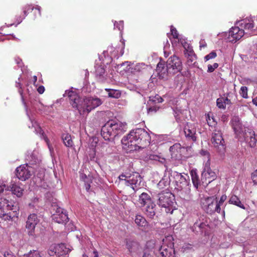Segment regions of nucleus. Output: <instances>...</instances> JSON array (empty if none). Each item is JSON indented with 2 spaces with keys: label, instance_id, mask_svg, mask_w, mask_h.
<instances>
[{
  "label": "nucleus",
  "instance_id": "21",
  "mask_svg": "<svg viewBox=\"0 0 257 257\" xmlns=\"http://www.w3.org/2000/svg\"><path fill=\"white\" fill-rule=\"evenodd\" d=\"M236 25H238L241 29L244 30V32L246 31V32H245V34L249 33V34H252L254 27L253 20L251 18H246L237 22Z\"/></svg>",
  "mask_w": 257,
  "mask_h": 257
},
{
  "label": "nucleus",
  "instance_id": "41",
  "mask_svg": "<svg viewBox=\"0 0 257 257\" xmlns=\"http://www.w3.org/2000/svg\"><path fill=\"white\" fill-rule=\"evenodd\" d=\"M171 32L172 33V35L173 36V37L174 39L172 42V45L174 46V45H176L177 43L176 40H178V41H179V34L176 29L172 26L171 28Z\"/></svg>",
  "mask_w": 257,
  "mask_h": 257
},
{
  "label": "nucleus",
  "instance_id": "7",
  "mask_svg": "<svg viewBox=\"0 0 257 257\" xmlns=\"http://www.w3.org/2000/svg\"><path fill=\"white\" fill-rule=\"evenodd\" d=\"M173 237L168 236L163 240L159 251L162 257H175Z\"/></svg>",
  "mask_w": 257,
  "mask_h": 257
},
{
  "label": "nucleus",
  "instance_id": "64",
  "mask_svg": "<svg viewBox=\"0 0 257 257\" xmlns=\"http://www.w3.org/2000/svg\"><path fill=\"white\" fill-rule=\"evenodd\" d=\"M93 252V254H94V257H99L98 253L96 250H94Z\"/></svg>",
  "mask_w": 257,
  "mask_h": 257
},
{
  "label": "nucleus",
  "instance_id": "32",
  "mask_svg": "<svg viewBox=\"0 0 257 257\" xmlns=\"http://www.w3.org/2000/svg\"><path fill=\"white\" fill-rule=\"evenodd\" d=\"M96 76L99 80L103 82L105 80V77L103 75L105 73V69L102 66H95Z\"/></svg>",
  "mask_w": 257,
  "mask_h": 257
},
{
  "label": "nucleus",
  "instance_id": "12",
  "mask_svg": "<svg viewBox=\"0 0 257 257\" xmlns=\"http://www.w3.org/2000/svg\"><path fill=\"white\" fill-rule=\"evenodd\" d=\"M19 91V93H20V94L21 95L22 99V101H23V103H24V104L25 106V108H26V111L27 114L28 116L29 117L30 120L31 121L32 127H34V130H35L34 131L36 132V133L37 134H39L40 135V137L41 138H43L45 140L46 142L47 143V145L48 146V148H49V149L50 150V151L51 152H52V148L50 146V145H49V144L48 143V139L44 135V132L41 129V128L40 127L39 125L37 123V122L34 119H33L31 118H30V116L29 115V112L28 111V106H27V105L26 104V102L24 101L23 96L22 95V91L21 90H20Z\"/></svg>",
  "mask_w": 257,
  "mask_h": 257
},
{
  "label": "nucleus",
  "instance_id": "30",
  "mask_svg": "<svg viewBox=\"0 0 257 257\" xmlns=\"http://www.w3.org/2000/svg\"><path fill=\"white\" fill-rule=\"evenodd\" d=\"M9 190L17 197H20L23 195L24 189L16 184H12L9 187Z\"/></svg>",
  "mask_w": 257,
  "mask_h": 257
},
{
  "label": "nucleus",
  "instance_id": "44",
  "mask_svg": "<svg viewBox=\"0 0 257 257\" xmlns=\"http://www.w3.org/2000/svg\"><path fill=\"white\" fill-rule=\"evenodd\" d=\"M184 47L185 49L184 51V54L186 55V56L189 57V56L195 55L193 49L191 47L188 46L187 48H186L185 46H184Z\"/></svg>",
  "mask_w": 257,
  "mask_h": 257
},
{
  "label": "nucleus",
  "instance_id": "45",
  "mask_svg": "<svg viewBox=\"0 0 257 257\" xmlns=\"http://www.w3.org/2000/svg\"><path fill=\"white\" fill-rule=\"evenodd\" d=\"M114 29H117L121 32L123 29V22L122 21H120L118 22L115 21L114 22Z\"/></svg>",
  "mask_w": 257,
  "mask_h": 257
},
{
  "label": "nucleus",
  "instance_id": "46",
  "mask_svg": "<svg viewBox=\"0 0 257 257\" xmlns=\"http://www.w3.org/2000/svg\"><path fill=\"white\" fill-rule=\"evenodd\" d=\"M23 257H41L39 253L36 250L30 251L28 253L24 254Z\"/></svg>",
  "mask_w": 257,
  "mask_h": 257
},
{
  "label": "nucleus",
  "instance_id": "6",
  "mask_svg": "<svg viewBox=\"0 0 257 257\" xmlns=\"http://www.w3.org/2000/svg\"><path fill=\"white\" fill-rule=\"evenodd\" d=\"M174 195L170 192H162L158 194V204L165 208V212L172 214L173 212Z\"/></svg>",
  "mask_w": 257,
  "mask_h": 257
},
{
  "label": "nucleus",
  "instance_id": "39",
  "mask_svg": "<svg viewBox=\"0 0 257 257\" xmlns=\"http://www.w3.org/2000/svg\"><path fill=\"white\" fill-rule=\"evenodd\" d=\"M105 90L108 92V95L111 98H118L121 95V93L118 90L105 89Z\"/></svg>",
  "mask_w": 257,
  "mask_h": 257
},
{
  "label": "nucleus",
  "instance_id": "25",
  "mask_svg": "<svg viewBox=\"0 0 257 257\" xmlns=\"http://www.w3.org/2000/svg\"><path fill=\"white\" fill-rule=\"evenodd\" d=\"M184 150V148L181 147L179 143H176L170 148V151L171 154L172 158L175 160H179L182 157V151Z\"/></svg>",
  "mask_w": 257,
  "mask_h": 257
},
{
  "label": "nucleus",
  "instance_id": "60",
  "mask_svg": "<svg viewBox=\"0 0 257 257\" xmlns=\"http://www.w3.org/2000/svg\"><path fill=\"white\" fill-rule=\"evenodd\" d=\"M199 43L200 48H204L206 46V43L204 40H201Z\"/></svg>",
  "mask_w": 257,
  "mask_h": 257
},
{
  "label": "nucleus",
  "instance_id": "47",
  "mask_svg": "<svg viewBox=\"0 0 257 257\" xmlns=\"http://www.w3.org/2000/svg\"><path fill=\"white\" fill-rule=\"evenodd\" d=\"M8 210H4V214L3 215H2V216H0V217L1 218H3L4 220H12L13 217H15V215H13V216H12L11 214V213H8L7 212L8 211Z\"/></svg>",
  "mask_w": 257,
  "mask_h": 257
},
{
  "label": "nucleus",
  "instance_id": "2",
  "mask_svg": "<svg viewBox=\"0 0 257 257\" xmlns=\"http://www.w3.org/2000/svg\"><path fill=\"white\" fill-rule=\"evenodd\" d=\"M151 137L144 128L133 130L121 140L122 148L127 152L143 149L149 145Z\"/></svg>",
  "mask_w": 257,
  "mask_h": 257
},
{
  "label": "nucleus",
  "instance_id": "15",
  "mask_svg": "<svg viewBox=\"0 0 257 257\" xmlns=\"http://www.w3.org/2000/svg\"><path fill=\"white\" fill-rule=\"evenodd\" d=\"M245 34V32L242 29L239 27V26L232 27L228 34V41L231 43H235L239 40Z\"/></svg>",
  "mask_w": 257,
  "mask_h": 257
},
{
  "label": "nucleus",
  "instance_id": "56",
  "mask_svg": "<svg viewBox=\"0 0 257 257\" xmlns=\"http://www.w3.org/2000/svg\"><path fill=\"white\" fill-rule=\"evenodd\" d=\"M251 178L254 183L257 184V169L252 173Z\"/></svg>",
  "mask_w": 257,
  "mask_h": 257
},
{
  "label": "nucleus",
  "instance_id": "13",
  "mask_svg": "<svg viewBox=\"0 0 257 257\" xmlns=\"http://www.w3.org/2000/svg\"><path fill=\"white\" fill-rule=\"evenodd\" d=\"M70 251V249L64 243L53 244L50 247L49 254L51 256L56 254L60 256L67 254Z\"/></svg>",
  "mask_w": 257,
  "mask_h": 257
},
{
  "label": "nucleus",
  "instance_id": "26",
  "mask_svg": "<svg viewBox=\"0 0 257 257\" xmlns=\"http://www.w3.org/2000/svg\"><path fill=\"white\" fill-rule=\"evenodd\" d=\"M244 140L242 141H245L247 143L250 147H254L257 143V136L255 135L254 131L247 129V133L245 134Z\"/></svg>",
  "mask_w": 257,
  "mask_h": 257
},
{
  "label": "nucleus",
  "instance_id": "54",
  "mask_svg": "<svg viewBox=\"0 0 257 257\" xmlns=\"http://www.w3.org/2000/svg\"><path fill=\"white\" fill-rule=\"evenodd\" d=\"M5 189L6 190H9V187H6V185L4 182L0 181V194L3 192Z\"/></svg>",
  "mask_w": 257,
  "mask_h": 257
},
{
  "label": "nucleus",
  "instance_id": "9",
  "mask_svg": "<svg viewBox=\"0 0 257 257\" xmlns=\"http://www.w3.org/2000/svg\"><path fill=\"white\" fill-rule=\"evenodd\" d=\"M211 142L216 151L220 155H223L225 152V145L219 130H215L212 134Z\"/></svg>",
  "mask_w": 257,
  "mask_h": 257
},
{
  "label": "nucleus",
  "instance_id": "42",
  "mask_svg": "<svg viewBox=\"0 0 257 257\" xmlns=\"http://www.w3.org/2000/svg\"><path fill=\"white\" fill-rule=\"evenodd\" d=\"M206 119L208 125L210 126H213L216 124V122L213 118L212 114L208 113L206 116Z\"/></svg>",
  "mask_w": 257,
  "mask_h": 257
},
{
  "label": "nucleus",
  "instance_id": "28",
  "mask_svg": "<svg viewBox=\"0 0 257 257\" xmlns=\"http://www.w3.org/2000/svg\"><path fill=\"white\" fill-rule=\"evenodd\" d=\"M153 202V201L150 195L147 193L143 192L139 196L138 203L142 208Z\"/></svg>",
  "mask_w": 257,
  "mask_h": 257
},
{
  "label": "nucleus",
  "instance_id": "48",
  "mask_svg": "<svg viewBox=\"0 0 257 257\" xmlns=\"http://www.w3.org/2000/svg\"><path fill=\"white\" fill-rule=\"evenodd\" d=\"M239 93L242 97L247 98V88L245 86H242L240 88Z\"/></svg>",
  "mask_w": 257,
  "mask_h": 257
},
{
  "label": "nucleus",
  "instance_id": "50",
  "mask_svg": "<svg viewBox=\"0 0 257 257\" xmlns=\"http://www.w3.org/2000/svg\"><path fill=\"white\" fill-rule=\"evenodd\" d=\"M217 54L215 51H212L209 54L206 55L204 57L205 61H208L210 59L215 58Z\"/></svg>",
  "mask_w": 257,
  "mask_h": 257
},
{
  "label": "nucleus",
  "instance_id": "17",
  "mask_svg": "<svg viewBox=\"0 0 257 257\" xmlns=\"http://www.w3.org/2000/svg\"><path fill=\"white\" fill-rule=\"evenodd\" d=\"M27 160L28 163L26 164H28V166H33L32 169L36 172L37 170H39V171H43V169L40 167L41 160L37 152L34 151L30 156H27Z\"/></svg>",
  "mask_w": 257,
  "mask_h": 257
},
{
  "label": "nucleus",
  "instance_id": "23",
  "mask_svg": "<svg viewBox=\"0 0 257 257\" xmlns=\"http://www.w3.org/2000/svg\"><path fill=\"white\" fill-rule=\"evenodd\" d=\"M30 111L31 109H38L40 111L45 114H49L53 111V105L49 106H44L41 102L35 100L33 102H31V106Z\"/></svg>",
  "mask_w": 257,
  "mask_h": 257
},
{
  "label": "nucleus",
  "instance_id": "5",
  "mask_svg": "<svg viewBox=\"0 0 257 257\" xmlns=\"http://www.w3.org/2000/svg\"><path fill=\"white\" fill-rule=\"evenodd\" d=\"M118 178L121 184L130 186L135 191L141 187L142 178L138 172H125L119 175Z\"/></svg>",
  "mask_w": 257,
  "mask_h": 257
},
{
  "label": "nucleus",
  "instance_id": "19",
  "mask_svg": "<svg viewBox=\"0 0 257 257\" xmlns=\"http://www.w3.org/2000/svg\"><path fill=\"white\" fill-rule=\"evenodd\" d=\"M55 212L52 215V219L58 223H64L68 220V215L65 210L59 207H55Z\"/></svg>",
  "mask_w": 257,
  "mask_h": 257
},
{
  "label": "nucleus",
  "instance_id": "61",
  "mask_svg": "<svg viewBox=\"0 0 257 257\" xmlns=\"http://www.w3.org/2000/svg\"><path fill=\"white\" fill-rule=\"evenodd\" d=\"M15 61H16V63L18 65H19V66L21 67V63L22 62V60L20 58H19V57L15 58Z\"/></svg>",
  "mask_w": 257,
  "mask_h": 257
},
{
  "label": "nucleus",
  "instance_id": "31",
  "mask_svg": "<svg viewBox=\"0 0 257 257\" xmlns=\"http://www.w3.org/2000/svg\"><path fill=\"white\" fill-rule=\"evenodd\" d=\"M146 66L143 63H137L136 64L132 65L130 67L131 72L134 74L142 72L146 69Z\"/></svg>",
  "mask_w": 257,
  "mask_h": 257
},
{
  "label": "nucleus",
  "instance_id": "11",
  "mask_svg": "<svg viewBox=\"0 0 257 257\" xmlns=\"http://www.w3.org/2000/svg\"><path fill=\"white\" fill-rule=\"evenodd\" d=\"M33 166L25 164L17 167L16 170V175L17 177L22 181H25L28 179L36 171L32 169Z\"/></svg>",
  "mask_w": 257,
  "mask_h": 257
},
{
  "label": "nucleus",
  "instance_id": "49",
  "mask_svg": "<svg viewBox=\"0 0 257 257\" xmlns=\"http://www.w3.org/2000/svg\"><path fill=\"white\" fill-rule=\"evenodd\" d=\"M173 111H174V115L177 121H178L180 119V113H182V109L180 108H178V107H173L172 108Z\"/></svg>",
  "mask_w": 257,
  "mask_h": 257
},
{
  "label": "nucleus",
  "instance_id": "55",
  "mask_svg": "<svg viewBox=\"0 0 257 257\" xmlns=\"http://www.w3.org/2000/svg\"><path fill=\"white\" fill-rule=\"evenodd\" d=\"M196 58L195 55L189 56V57H187L188 64L191 65V64H192L193 62L195 63Z\"/></svg>",
  "mask_w": 257,
  "mask_h": 257
},
{
  "label": "nucleus",
  "instance_id": "52",
  "mask_svg": "<svg viewBox=\"0 0 257 257\" xmlns=\"http://www.w3.org/2000/svg\"><path fill=\"white\" fill-rule=\"evenodd\" d=\"M226 198L227 196L225 195H222L218 202L216 200L217 206H218L219 208H220V206L223 205V203L226 200Z\"/></svg>",
  "mask_w": 257,
  "mask_h": 257
},
{
  "label": "nucleus",
  "instance_id": "18",
  "mask_svg": "<svg viewBox=\"0 0 257 257\" xmlns=\"http://www.w3.org/2000/svg\"><path fill=\"white\" fill-rule=\"evenodd\" d=\"M210 162L207 161L204 164L203 170L202 173V179L208 180V183L214 180L217 177L216 174L210 168Z\"/></svg>",
  "mask_w": 257,
  "mask_h": 257
},
{
  "label": "nucleus",
  "instance_id": "43",
  "mask_svg": "<svg viewBox=\"0 0 257 257\" xmlns=\"http://www.w3.org/2000/svg\"><path fill=\"white\" fill-rule=\"evenodd\" d=\"M216 104L218 108L220 109H225L226 106L224 104L223 97H221L217 99Z\"/></svg>",
  "mask_w": 257,
  "mask_h": 257
},
{
  "label": "nucleus",
  "instance_id": "1",
  "mask_svg": "<svg viewBox=\"0 0 257 257\" xmlns=\"http://www.w3.org/2000/svg\"><path fill=\"white\" fill-rule=\"evenodd\" d=\"M64 97L67 96L73 108L77 109L80 115L88 114L92 109L100 105L102 101L98 97L81 98L73 88L65 91Z\"/></svg>",
  "mask_w": 257,
  "mask_h": 257
},
{
  "label": "nucleus",
  "instance_id": "10",
  "mask_svg": "<svg viewBox=\"0 0 257 257\" xmlns=\"http://www.w3.org/2000/svg\"><path fill=\"white\" fill-rule=\"evenodd\" d=\"M202 209L207 213L211 214L214 212L220 213L221 208L216 205V198L208 197L201 200Z\"/></svg>",
  "mask_w": 257,
  "mask_h": 257
},
{
  "label": "nucleus",
  "instance_id": "38",
  "mask_svg": "<svg viewBox=\"0 0 257 257\" xmlns=\"http://www.w3.org/2000/svg\"><path fill=\"white\" fill-rule=\"evenodd\" d=\"M205 226L206 224L205 223L196 221L192 226V230L193 231H196V232H202L203 229Z\"/></svg>",
  "mask_w": 257,
  "mask_h": 257
},
{
  "label": "nucleus",
  "instance_id": "27",
  "mask_svg": "<svg viewBox=\"0 0 257 257\" xmlns=\"http://www.w3.org/2000/svg\"><path fill=\"white\" fill-rule=\"evenodd\" d=\"M142 209L147 217L150 219L154 218L156 213V205L154 202L143 207Z\"/></svg>",
  "mask_w": 257,
  "mask_h": 257
},
{
  "label": "nucleus",
  "instance_id": "14",
  "mask_svg": "<svg viewBox=\"0 0 257 257\" xmlns=\"http://www.w3.org/2000/svg\"><path fill=\"white\" fill-rule=\"evenodd\" d=\"M191 185H187L186 186L175 187V190L177 195L181 199L188 201L192 199V195L191 194Z\"/></svg>",
  "mask_w": 257,
  "mask_h": 257
},
{
  "label": "nucleus",
  "instance_id": "57",
  "mask_svg": "<svg viewBox=\"0 0 257 257\" xmlns=\"http://www.w3.org/2000/svg\"><path fill=\"white\" fill-rule=\"evenodd\" d=\"M95 151L93 149H92L91 152L89 154V157L90 158V160H94V159H95Z\"/></svg>",
  "mask_w": 257,
  "mask_h": 257
},
{
  "label": "nucleus",
  "instance_id": "40",
  "mask_svg": "<svg viewBox=\"0 0 257 257\" xmlns=\"http://www.w3.org/2000/svg\"><path fill=\"white\" fill-rule=\"evenodd\" d=\"M191 175L193 185L196 189H197L199 182L198 176L196 172L193 171L191 172Z\"/></svg>",
  "mask_w": 257,
  "mask_h": 257
},
{
  "label": "nucleus",
  "instance_id": "37",
  "mask_svg": "<svg viewBox=\"0 0 257 257\" xmlns=\"http://www.w3.org/2000/svg\"><path fill=\"white\" fill-rule=\"evenodd\" d=\"M65 145L67 147H71L73 145L71 136L68 134H63L62 137Z\"/></svg>",
  "mask_w": 257,
  "mask_h": 257
},
{
  "label": "nucleus",
  "instance_id": "4",
  "mask_svg": "<svg viewBox=\"0 0 257 257\" xmlns=\"http://www.w3.org/2000/svg\"><path fill=\"white\" fill-rule=\"evenodd\" d=\"M126 124L118 119L108 120L102 127L101 135L105 141H110L126 130Z\"/></svg>",
  "mask_w": 257,
  "mask_h": 257
},
{
  "label": "nucleus",
  "instance_id": "53",
  "mask_svg": "<svg viewBox=\"0 0 257 257\" xmlns=\"http://www.w3.org/2000/svg\"><path fill=\"white\" fill-rule=\"evenodd\" d=\"M218 67V64L217 63H214L213 65H208V72H212L214 70Z\"/></svg>",
  "mask_w": 257,
  "mask_h": 257
},
{
  "label": "nucleus",
  "instance_id": "33",
  "mask_svg": "<svg viewBox=\"0 0 257 257\" xmlns=\"http://www.w3.org/2000/svg\"><path fill=\"white\" fill-rule=\"evenodd\" d=\"M34 9L36 10H37L38 11L39 15L41 16V7L37 5L35 8L32 6V5H26L23 9V13H24V17H23V19H25V17L28 15V11L31 10L32 11Z\"/></svg>",
  "mask_w": 257,
  "mask_h": 257
},
{
  "label": "nucleus",
  "instance_id": "34",
  "mask_svg": "<svg viewBox=\"0 0 257 257\" xmlns=\"http://www.w3.org/2000/svg\"><path fill=\"white\" fill-rule=\"evenodd\" d=\"M170 180L169 176L165 175L162 179L158 183V187L160 189H163L164 188L169 185Z\"/></svg>",
  "mask_w": 257,
  "mask_h": 257
},
{
  "label": "nucleus",
  "instance_id": "8",
  "mask_svg": "<svg viewBox=\"0 0 257 257\" xmlns=\"http://www.w3.org/2000/svg\"><path fill=\"white\" fill-rule=\"evenodd\" d=\"M231 125L233 130L235 137L240 141L245 139L247 129L244 127L238 117H233L231 121Z\"/></svg>",
  "mask_w": 257,
  "mask_h": 257
},
{
  "label": "nucleus",
  "instance_id": "63",
  "mask_svg": "<svg viewBox=\"0 0 257 257\" xmlns=\"http://www.w3.org/2000/svg\"><path fill=\"white\" fill-rule=\"evenodd\" d=\"M253 103L257 106V96L252 99Z\"/></svg>",
  "mask_w": 257,
  "mask_h": 257
},
{
  "label": "nucleus",
  "instance_id": "22",
  "mask_svg": "<svg viewBox=\"0 0 257 257\" xmlns=\"http://www.w3.org/2000/svg\"><path fill=\"white\" fill-rule=\"evenodd\" d=\"M175 180L176 187H178L189 185V177L187 174L175 172L173 174Z\"/></svg>",
  "mask_w": 257,
  "mask_h": 257
},
{
  "label": "nucleus",
  "instance_id": "58",
  "mask_svg": "<svg viewBox=\"0 0 257 257\" xmlns=\"http://www.w3.org/2000/svg\"><path fill=\"white\" fill-rule=\"evenodd\" d=\"M37 91L40 94H42L45 91V88L43 86H40L37 88Z\"/></svg>",
  "mask_w": 257,
  "mask_h": 257
},
{
  "label": "nucleus",
  "instance_id": "51",
  "mask_svg": "<svg viewBox=\"0 0 257 257\" xmlns=\"http://www.w3.org/2000/svg\"><path fill=\"white\" fill-rule=\"evenodd\" d=\"M200 154L201 156L204 157L205 159H206V161H208L210 162V155L207 151L202 150Z\"/></svg>",
  "mask_w": 257,
  "mask_h": 257
},
{
  "label": "nucleus",
  "instance_id": "59",
  "mask_svg": "<svg viewBox=\"0 0 257 257\" xmlns=\"http://www.w3.org/2000/svg\"><path fill=\"white\" fill-rule=\"evenodd\" d=\"M4 256L5 257H16L15 255H14L13 253L7 252L4 253Z\"/></svg>",
  "mask_w": 257,
  "mask_h": 257
},
{
  "label": "nucleus",
  "instance_id": "24",
  "mask_svg": "<svg viewBox=\"0 0 257 257\" xmlns=\"http://www.w3.org/2000/svg\"><path fill=\"white\" fill-rule=\"evenodd\" d=\"M184 132L186 137L193 142L196 140V127L195 124L187 123L185 126Z\"/></svg>",
  "mask_w": 257,
  "mask_h": 257
},
{
  "label": "nucleus",
  "instance_id": "36",
  "mask_svg": "<svg viewBox=\"0 0 257 257\" xmlns=\"http://www.w3.org/2000/svg\"><path fill=\"white\" fill-rule=\"evenodd\" d=\"M135 223L139 226H146L147 225V222L145 218L142 215L137 214L136 216L135 220Z\"/></svg>",
  "mask_w": 257,
  "mask_h": 257
},
{
  "label": "nucleus",
  "instance_id": "20",
  "mask_svg": "<svg viewBox=\"0 0 257 257\" xmlns=\"http://www.w3.org/2000/svg\"><path fill=\"white\" fill-rule=\"evenodd\" d=\"M17 210V205H14L13 203L5 198H0V216L5 214L4 210H13L14 213H16Z\"/></svg>",
  "mask_w": 257,
  "mask_h": 257
},
{
  "label": "nucleus",
  "instance_id": "3",
  "mask_svg": "<svg viewBox=\"0 0 257 257\" xmlns=\"http://www.w3.org/2000/svg\"><path fill=\"white\" fill-rule=\"evenodd\" d=\"M182 69V63L180 59L173 55L168 59L165 66L164 62H160L157 67L156 71L159 76L163 79L167 75H173L180 72Z\"/></svg>",
  "mask_w": 257,
  "mask_h": 257
},
{
  "label": "nucleus",
  "instance_id": "35",
  "mask_svg": "<svg viewBox=\"0 0 257 257\" xmlns=\"http://www.w3.org/2000/svg\"><path fill=\"white\" fill-rule=\"evenodd\" d=\"M229 203L235 205L242 209H245V207L240 201L239 199L235 195H232L230 198Z\"/></svg>",
  "mask_w": 257,
  "mask_h": 257
},
{
  "label": "nucleus",
  "instance_id": "29",
  "mask_svg": "<svg viewBox=\"0 0 257 257\" xmlns=\"http://www.w3.org/2000/svg\"><path fill=\"white\" fill-rule=\"evenodd\" d=\"M126 248L131 253L137 252L139 249V244L136 241L128 239L126 242Z\"/></svg>",
  "mask_w": 257,
  "mask_h": 257
},
{
  "label": "nucleus",
  "instance_id": "16",
  "mask_svg": "<svg viewBox=\"0 0 257 257\" xmlns=\"http://www.w3.org/2000/svg\"><path fill=\"white\" fill-rule=\"evenodd\" d=\"M39 222L37 214L33 213L30 214L26 222V227L28 230L29 236H35V229L36 225Z\"/></svg>",
  "mask_w": 257,
  "mask_h": 257
},
{
  "label": "nucleus",
  "instance_id": "62",
  "mask_svg": "<svg viewBox=\"0 0 257 257\" xmlns=\"http://www.w3.org/2000/svg\"><path fill=\"white\" fill-rule=\"evenodd\" d=\"M224 100V104L225 106L226 104H229L230 103V100L227 97H223Z\"/></svg>",
  "mask_w": 257,
  "mask_h": 257
}]
</instances>
